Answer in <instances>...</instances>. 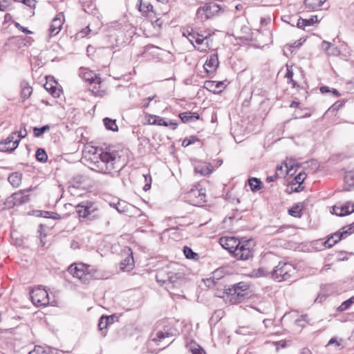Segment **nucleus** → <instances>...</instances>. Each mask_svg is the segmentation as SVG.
Returning <instances> with one entry per match:
<instances>
[{"label":"nucleus","instance_id":"nucleus-1","mask_svg":"<svg viewBox=\"0 0 354 354\" xmlns=\"http://www.w3.org/2000/svg\"><path fill=\"white\" fill-rule=\"evenodd\" d=\"M84 158L92 170L112 176L124 167L120 156L107 151L98 153L97 148L93 147L84 151Z\"/></svg>","mask_w":354,"mask_h":354},{"label":"nucleus","instance_id":"nucleus-2","mask_svg":"<svg viewBox=\"0 0 354 354\" xmlns=\"http://www.w3.org/2000/svg\"><path fill=\"white\" fill-rule=\"evenodd\" d=\"M220 245L237 260H248L252 257V240H240L234 236H223L219 239Z\"/></svg>","mask_w":354,"mask_h":354},{"label":"nucleus","instance_id":"nucleus-3","mask_svg":"<svg viewBox=\"0 0 354 354\" xmlns=\"http://www.w3.org/2000/svg\"><path fill=\"white\" fill-rule=\"evenodd\" d=\"M177 335L178 330L173 325H165L161 329L151 333L149 344L160 346L159 351H161L169 346Z\"/></svg>","mask_w":354,"mask_h":354},{"label":"nucleus","instance_id":"nucleus-4","mask_svg":"<svg viewBox=\"0 0 354 354\" xmlns=\"http://www.w3.org/2000/svg\"><path fill=\"white\" fill-rule=\"evenodd\" d=\"M295 266L289 263L279 262L271 272L272 278L277 281H290L296 276Z\"/></svg>","mask_w":354,"mask_h":354},{"label":"nucleus","instance_id":"nucleus-5","mask_svg":"<svg viewBox=\"0 0 354 354\" xmlns=\"http://www.w3.org/2000/svg\"><path fill=\"white\" fill-rule=\"evenodd\" d=\"M249 285L245 282H239L231 286L226 289L228 294L231 295V299H234L236 302H241L249 297Z\"/></svg>","mask_w":354,"mask_h":354},{"label":"nucleus","instance_id":"nucleus-6","mask_svg":"<svg viewBox=\"0 0 354 354\" xmlns=\"http://www.w3.org/2000/svg\"><path fill=\"white\" fill-rule=\"evenodd\" d=\"M221 9V7L218 3L209 2L200 7L197 10L196 15L198 19L206 20L216 15Z\"/></svg>","mask_w":354,"mask_h":354},{"label":"nucleus","instance_id":"nucleus-7","mask_svg":"<svg viewBox=\"0 0 354 354\" xmlns=\"http://www.w3.org/2000/svg\"><path fill=\"white\" fill-rule=\"evenodd\" d=\"M30 296L32 302L37 306H46L49 303L48 293L41 286L32 289L30 292Z\"/></svg>","mask_w":354,"mask_h":354},{"label":"nucleus","instance_id":"nucleus-8","mask_svg":"<svg viewBox=\"0 0 354 354\" xmlns=\"http://www.w3.org/2000/svg\"><path fill=\"white\" fill-rule=\"evenodd\" d=\"M68 270L73 277L78 278L82 283H88L89 272L85 269V264L71 265Z\"/></svg>","mask_w":354,"mask_h":354},{"label":"nucleus","instance_id":"nucleus-9","mask_svg":"<svg viewBox=\"0 0 354 354\" xmlns=\"http://www.w3.org/2000/svg\"><path fill=\"white\" fill-rule=\"evenodd\" d=\"M29 190H21L18 192L12 194L8 199L7 204L10 207L18 206L22 205L29 201V196L27 193Z\"/></svg>","mask_w":354,"mask_h":354},{"label":"nucleus","instance_id":"nucleus-10","mask_svg":"<svg viewBox=\"0 0 354 354\" xmlns=\"http://www.w3.org/2000/svg\"><path fill=\"white\" fill-rule=\"evenodd\" d=\"M348 235V234H347L345 228L343 227L339 231L330 235L324 242V245L325 247L330 248L342 240V239L346 237Z\"/></svg>","mask_w":354,"mask_h":354},{"label":"nucleus","instance_id":"nucleus-11","mask_svg":"<svg viewBox=\"0 0 354 354\" xmlns=\"http://www.w3.org/2000/svg\"><path fill=\"white\" fill-rule=\"evenodd\" d=\"M64 23L63 16L59 14L55 17L49 28V36L50 37L57 35L62 28Z\"/></svg>","mask_w":354,"mask_h":354},{"label":"nucleus","instance_id":"nucleus-12","mask_svg":"<svg viewBox=\"0 0 354 354\" xmlns=\"http://www.w3.org/2000/svg\"><path fill=\"white\" fill-rule=\"evenodd\" d=\"M218 55L216 53H213L207 59L203 66L207 73L213 74L218 68Z\"/></svg>","mask_w":354,"mask_h":354},{"label":"nucleus","instance_id":"nucleus-13","mask_svg":"<svg viewBox=\"0 0 354 354\" xmlns=\"http://www.w3.org/2000/svg\"><path fill=\"white\" fill-rule=\"evenodd\" d=\"M80 76L84 81L90 82V84H98L99 88L100 87V77L97 76V75L93 73L91 71H88L86 68H81Z\"/></svg>","mask_w":354,"mask_h":354},{"label":"nucleus","instance_id":"nucleus-14","mask_svg":"<svg viewBox=\"0 0 354 354\" xmlns=\"http://www.w3.org/2000/svg\"><path fill=\"white\" fill-rule=\"evenodd\" d=\"M333 211L335 214L339 216L348 215L354 212V203L347 202L341 207L335 205L333 207Z\"/></svg>","mask_w":354,"mask_h":354},{"label":"nucleus","instance_id":"nucleus-15","mask_svg":"<svg viewBox=\"0 0 354 354\" xmlns=\"http://www.w3.org/2000/svg\"><path fill=\"white\" fill-rule=\"evenodd\" d=\"M181 278V274L178 273L169 272L167 277H163V272H160L156 274V281L158 283L165 284L167 282L174 284L177 279Z\"/></svg>","mask_w":354,"mask_h":354},{"label":"nucleus","instance_id":"nucleus-16","mask_svg":"<svg viewBox=\"0 0 354 354\" xmlns=\"http://www.w3.org/2000/svg\"><path fill=\"white\" fill-rule=\"evenodd\" d=\"M204 88L214 93H218L224 88V84L223 82L208 80L205 82Z\"/></svg>","mask_w":354,"mask_h":354},{"label":"nucleus","instance_id":"nucleus-17","mask_svg":"<svg viewBox=\"0 0 354 354\" xmlns=\"http://www.w3.org/2000/svg\"><path fill=\"white\" fill-rule=\"evenodd\" d=\"M205 194L203 189H192L188 193V198L193 199L194 202L200 203L205 201Z\"/></svg>","mask_w":354,"mask_h":354},{"label":"nucleus","instance_id":"nucleus-18","mask_svg":"<svg viewBox=\"0 0 354 354\" xmlns=\"http://www.w3.org/2000/svg\"><path fill=\"white\" fill-rule=\"evenodd\" d=\"M317 22H318L317 15H313L309 19H302L301 17H299L297 19V26L299 28L304 29L306 26H313Z\"/></svg>","mask_w":354,"mask_h":354},{"label":"nucleus","instance_id":"nucleus-19","mask_svg":"<svg viewBox=\"0 0 354 354\" xmlns=\"http://www.w3.org/2000/svg\"><path fill=\"white\" fill-rule=\"evenodd\" d=\"M326 346L333 348L335 351H338L344 348L345 342L342 338L332 337Z\"/></svg>","mask_w":354,"mask_h":354},{"label":"nucleus","instance_id":"nucleus-20","mask_svg":"<svg viewBox=\"0 0 354 354\" xmlns=\"http://www.w3.org/2000/svg\"><path fill=\"white\" fill-rule=\"evenodd\" d=\"M186 348L188 352L192 354H206L203 348L194 341H190L186 344Z\"/></svg>","mask_w":354,"mask_h":354},{"label":"nucleus","instance_id":"nucleus-21","mask_svg":"<svg viewBox=\"0 0 354 354\" xmlns=\"http://www.w3.org/2000/svg\"><path fill=\"white\" fill-rule=\"evenodd\" d=\"M354 187V172H346L344 176V187L343 190L351 191Z\"/></svg>","mask_w":354,"mask_h":354},{"label":"nucleus","instance_id":"nucleus-22","mask_svg":"<svg viewBox=\"0 0 354 354\" xmlns=\"http://www.w3.org/2000/svg\"><path fill=\"white\" fill-rule=\"evenodd\" d=\"M179 118L183 122H189L199 119V115L197 113L183 112L179 114Z\"/></svg>","mask_w":354,"mask_h":354},{"label":"nucleus","instance_id":"nucleus-23","mask_svg":"<svg viewBox=\"0 0 354 354\" xmlns=\"http://www.w3.org/2000/svg\"><path fill=\"white\" fill-rule=\"evenodd\" d=\"M322 47L325 49L326 52L328 55H338L340 53V51L337 47L326 41H323Z\"/></svg>","mask_w":354,"mask_h":354},{"label":"nucleus","instance_id":"nucleus-24","mask_svg":"<svg viewBox=\"0 0 354 354\" xmlns=\"http://www.w3.org/2000/svg\"><path fill=\"white\" fill-rule=\"evenodd\" d=\"M54 351H55V349L51 347L44 348L41 346H35L32 351L28 352V354H32L33 353H35V354H53Z\"/></svg>","mask_w":354,"mask_h":354},{"label":"nucleus","instance_id":"nucleus-25","mask_svg":"<svg viewBox=\"0 0 354 354\" xmlns=\"http://www.w3.org/2000/svg\"><path fill=\"white\" fill-rule=\"evenodd\" d=\"M326 0H305L304 5L306 8L310 10H316L323 5Z\"/></svg>","mask_w":354,"mask_h":354},{"label":"nucleus","instance_id":"nucleus-26","mask_svg":"<svg viewBox=\"0 0 354 354\" xmlns=\"http://www.w3.org/2000/svg\"><path fill=\"white\" fill-rule=\"evenodd\" d=\"M8 180L12 186L17 187L21 184V174L19 173H12L8 176Z\"/></svg>","mask_w":354,"mask_h":354},{"label":"nucleus","instance_id":"nucleus-27","mask_svg":"<svg viewBox=\"0 0 354 354\" xmlns=\"http://www.w3.org/2000/svg\"><path fill=\"white\" fill-rule=\"evenodd\" d=\"M21 97L24 100H26L31 95V94L32 93V88L26 82H22L21 84Z\"/></svg>","mask_w":354,"mask_h":354},{"label":"nucleus","instance_id":"nucleus-28","mask_svg":"<svg viewBox=\"0 0 354 354\" xmlns=\"http://www.w3.org/2000/svg\"><path fill=\"white\" fill-rule=\"evenodd\" d=\"M101 88V85L100 87L99 88L98 84H93L92 85L91 84V88H89V90L93 95L97 97H103L104 95H105L106 92Z\"/></svg>","mask_w":354,"mask_h":354},{"label":"nucleus","instance_id":"nucleus-29","mask_svg":"<svg viewBox=\"0 0 354 354\" xmlns=\"http://www.w3.org/2000/svg\"><path fill=\"white\" fill-rule=\"evenodd\" d=\"M198 32L195 31L192 28H187L183 33V35L186 37L189 41L193 44L197 37Z\"/></svg>","mask_w":354,"mask_h":354},{"label":"nucleus","instance_id":"nucleus-30","mask_svg":"<svg viewBox=\"0 0 354 354\" xmlns=\"http://www.w3.org/2000/svg\"><path fill=\"white\" fill-rule=\"evenodd\" d=\"M236 333L242 335H255V331L253 328H250L248 326H240L236 330Z\"/></svg>","mask_w":354,"mask_h":354},{"label":"nucleus","instance_id":"nucleus-31","mask_svg":"<svg viewBox=\"0 0 354 354\" xmlns=\"http://www.w3.org/2000/svg\"><path fill=\"white\" fill-rule=\"evenodd\" d=\"M104 124L105 127L113 131H117L118 128V125L116 124L115 120H113L109 118H105L104 120Z\"/></svg>","mask_w":354,"mask_h":354},{"label":"nucleus","instance_id":"nucleus-32","mask_svg":"<svg viewBox=\"0 0 354 354\" xmlns=\"http://www.w3.org/2000/svg\"><path fill=\"white\" fill-rule=\"evenodd\" d=\"M249 185L252 191L255 192L261 189V181L257 178L249 179Z\"/></svg>","mask_w":354,"mask_h":354},{"label":"nucleus","instance_id":"nucleus-33","mask_svg":"<svg viewBox=\"0 0 354 354\" xmlns=\"http://www.w3.org/2000/svg\"><path fill=\"white\" fill-rule=\"evenodd\" d=\"M109 319L113 320L112 316H102L98 322V328L99 330L102 331L104 329L106 328L109 325Z\"/></svg>","mask_w":354,"mask_h":354},{"label":"nucleus","instance_id":"nucleus-34","mask_svg":"<svg viewBox=\"0 0 354 354\" xmlns=\"http://www.w3.org/2000/svg\"><path fill=\"white\" fill-rule=\"evenodd\" d=\"M15 149H12V143L8 142V140H4L0 142V151L3 152H11Z\"/></svg>","mask_w":354,"mask_h":354},{"label":"nucleus","instance_id":"nucleus-35","mask_svg":"<svg viewBox=\"0 0 354 354\" xmlns=\"http://www.w3.org/2000/svg\"><path fill=\"white\" fill-rule=\"evenodd\" d=\"M319 91L322 93H328L335 97L340 96V94L337 89L330 88V87L326 86H321L319 88Z\"/></svg>","mask_w":354,"mask_h":354},{"label":"nucleus","instance_id":"nucleus-36","mask_svg":"<svg viewBox=\"0 0 354 354\" xmlns=\"http://www.w3.org/2000/svg\"><path fill=\"white\" fill-rule=\"evenodd\" d=\"M45 88L55 97L59 96L60 90L57 89L56 86H53L51 84L46 82L44 85Z\"/></svg>","mask_w":354,"mask_h":354},{"label":"nucleus","instance_id":"nucleus-37","mask_svg":"<svg viewBox=\"0 0 354 354\" xmlns=\"http://www.w3.org/2000/svg\"><path fill=\"white\" fill-rule=\"evenodd\" d=\"M132 255V252L131 253ZM133 266V258L132 256L127 257L121 262V268L122 269H131Z\"/></svg>","mask_w":354,"mask_h":354},{"label":"nucleus","instance_id":"nucleus-38","mask_svg":"<svg viewBox=\"0 0 354 354\" xmlns=\"http://www.w3.org/2000/svg\"><path fill=\"white\" fill-rule=\"evenodd\" d=\"M36 158L41 162H46L48 159V156L44 149L39 148L35 154Z\"/></svg>","mask_w":354,"mask_h":354},{"label":"nucleus","instance_id":"nucleus-39","mask_svg":"<svg viewBox=\"0 0 354 354\" xmlns=\"http://www.w3.org/2000/svg\"><path fill=\"white\" fill-rule=\"evenodd\" d=\"M153 119V122H149L150 124L159 125V126H167V122L165 118L157 115H151Z\"/></svg>","mask_w":354,"mask_h":354},{"label":"nucleus","instance_id":"nucleus-40","mask_svg":"<svg viewBox=\"0 0 354 354\" xmlns=\"http://www.w3.org/2000/svg\"><path fill=\"white\" fill-rule=\"evenodd\" d=\"M354 303V297H351L345 301L342 302V304L337 308V311L342 312L348 309Z\"/></svg>","mask_w":354,"mask_h":354},{"label":"nucleus","instance_id":"nucleus-41","mask_svg":"<svg viewBox=\"0 0 354 354\" xmlns=\"http://www.w3.org/2000/svg\"><path fill=\"white\" fill-rule=\"evenodd\" d=\"M50 129L49 125H45L41 127H34L33 133L35 137H40L45 132L49 131Z\"/></svg>","mask_w":354,"mask_h":354},{"label":"nucleus","instance_id":"nucleus-42","mask_svg":"<svg viewBox=\"0 0 354 354\" xmlns=\"http://www.w3.org/2000/svg\"><path fill=\"white\" fill-rule=\"evenodd\" d=\"M301 208L299 205H295L288 209V213L292 216L299 218L301 216Z\"/></svg>","mask_w":354,"mask_h":354},{"label":"nucleus","instance_id":"nucleus-43","mask_svg":"<svg viewBox=\"0 0 354 354\" xmlns=\"http://www.w3.org/2000/svg\"><path fill=\"white\" fill-rule=\"evenodd\" d=\"M183 252L185 257L189 259H195L198 257V254L193 252V250L187 246L184 247Z\"/></svg>","mask_w":354,"mask_h":354},{"label":"nucleus","instance_id":"nucleus-44","mask_svg":"<svg viewBox=\"0 0 354 354\" xmlns=\"http://www.w3.org/2000/svg\"><path fill=\"white\" fill-rule=\"evenodd\" d=\"M16 135L17 132L14 131L11 134H10L8 137L6 138V140H8V142H10L12 143V149H16L18 147L20 142V139H15Z\"/></svg>","mask_w":354,"mask_h":354},{"label":"nucleus","instance_id":"nucleus-45","mask_svg":"<svg viewBox=\"0 0 354 354\" xmlns=\"http://www.w3.org/2000/svg\"><path fill=\"white\" fill-rule=\"evenodd\" d=\"M129 205L127 204L124 201L118 202L115 205V207L117 211L120 213H126L128 212Z\"/></svg>","mask_w":354,"mask_h":354},{"label":"nucleus","instance_id":"nucleus-46","mask_svg":"<svg viewBox=\"0 0 354 354\" xmlns=\"http://www.w3.org/2000/svg\"><path fill=\"white\" fill-rule=\"evenodd\" d=\"M85 269H86L87 271H88V272H89V277H88V283L91 279L97 278V270L95 268L91 266L85 265Z\"/></svg>","mask_w":354,"mask_h":354},{"label":"nucleus","instance_id":"nucleus-47","mask_svg":"<svg viewBox=\"0 0 354 354\" xmlns=\"http://www.w3.org/2000/svg\"><path fill=\"white\" fill-rule=\"evenodd\" d=\"M194 170L196 173H199L203 176H206L211 173L209 168L205 166H196L195 167Z\"/></svg>","mask_w":354,"mask_h":354},{"label":"nucleus","instance_id":"nucleus-48","mask_svg":"<svg viewBox=\"0 0 354 354\" xmlns=\"http://www.w3.org/2000/svg\"><path fill=\"white\" fill-rule=\"evenodd\" d=\"M209 37H210V34H208L206 36H204L203 35L198 33L197 37H196L195 42L197 44L201 45V44H203V42L205 41H207L206 44H207V46H208L207 40Z\"/></svg>","mask_w":354,"mask_h":354},{"label":"nucleus","instance_id":"nucleus-49","mask_svg":"<svg viewBox=\"0 0 354 354\" xmlns=\"http://www.w3.org/2000/svg\"><path fill=\"white\" fill-rule=\"evenodd\" d=\"M275 174L279 178L285 177L286 175L289 174L288 171H287L286 169H283V167L282 165L277 166Z\"/></svg>","mask_w":354,"mask_h":354},{"label":"nucleus","instance_id":"nucleus-50","mask_svg":"<svg viewBox=\"0 0 354 354\" xmlns=\"http://www.w3.org/2000/svg\"><path fill=\"white\" fill-rule=\"evenodd\" d=\"M76 212L80 217L86 218V214L84 209V203L77 205L76 207Z\"/></svg>","mask_w":354,"mask_h":354},{"label":"nucleus","instance_id":"nucleus-51","mask_svg":"<svg viewBox=\"0 0 354 354\" xmlns=\"http://www.w3.org/2000/svg\"><path fill=\"white\" fill-rule=\"evenodd\" d=\"M198 139L195 136H190L189 138H185L183 141V146L187 147L192 144L195 143L196 141H198Z\"/></svg>","mask_w":354,"mask_h":354},{"label":"nucleus","instance_id":"nucleus-52","mask_svg":"<svg viewBox=\"0 0 354 354\" xmlns=\"http://www.w3.org/2000/svg\"><path fill=\"white\" fill-rule=\"evenodd\" d=\"M293 77V72L289 69L287 70V73L285 75V77L287 78V82L288 84H292L293 87H295L297 86V82L294 81L292 79Z\"/></svg>","mask_w":354,"mask_h":354},{"label":"nucleus","instance_id":"nucleus-53","mask_svg":"<svg viewBox=\"0 0 354 354\" xmlns=\"http://www.w3.org/2000/svg\"><path fill=\"white\" fill-rule=\"evenodd\" d=\"M284 165H285L286 169L287 171H288V174H290L292 171L295 170V160H287L284 162Z\"/></svg>","mask_w":354,"mask_h":354},{"label":"nucleus","instance_id":"nucleus-54","mask_svg":"<svg viewBox=\"0 0 354 354\" xmlns=\"http://www.w3.org/2000/svg\"><path fill=\"white\" fill-rule=\"evenodd\" d=\"M17 134V137L19 139H21L25 138L27 136V131L26 129V125L24 124H21L20 130L19 131H16Z\"/></svg>","mask_w":354,"mask_h":354},{"label":"nucleus","instance_id":"nucleus-55","mask_svg":"<svg viewBox=\"0 0 354 354\" xmlns=\"http://www.w3.org/2000/svg\"><path fill=\"white\" fill-rule=\"evenodd\" d=\"M84 209L86 214V218L95 210L93 205L88 202L84 203Z\"/></svg>","mask_w":354,"mask_h":354},{"label":"nucleus","instance_id":"nucleus-56","mask_svg":"<svg viewBox=\"0 0 354 354\" xmlns=\"http://www.w3.org/2000/svg\"><path fill=\"white\" fill-rule=\"evenodd\" d=\"M306 174L304 172H300L299 174H297L295 176V180L297 183L302 184V183L304 182V180L306 178Z\"/></svg>","mask_w":354,"mask_h":354},{"label":"nucleus","instance_id":"nucleus-57","mask_svg":"<svg viewBox=\"0 0 354 354\" xmlns=\"http://www.w3.org/2000/svg\"><path fill=\"white\" fill-rule=\"evenodd\" d=\"M285 228H286L285 226H281V227H279L278 229H277L276 230H274V227H270L268 228V230H269V232L270 234H278V233L282 232Z\"/></svg>","mask_w":354,"mask_h":354},{"label":"nucleus","instance_id":"nucleus-58","mask_svg":"<svg viewBox=\"0 0 354 354\" xmlns=\"http://www.w3.org/2000/svg\"><path fill=\"white\" fill-rule=\"evenodd\" d=\"M15 26L17 28H18L19 30L22 31L24 33L26 34H31L32 32L29 30H28L26 28L23 27L20 24L15 22Z\"/></svg>","mask_w":354,"mask_h":354},{"label":"nucleus","instance_id":"nucleus-59","mask_svg":"<svg viewBox=\"0 0 354 354\" xmlns=\"http://www.w3.org/2000/svg\"><path fill=\"white\" fill-rule=\"evenodd\" d=\"M73 180L75 183L77 185H81L84 182V178L83 176L78 175L75 177H73Z\"/></svg>","mask_w":354,"mask_h":354},{"label":"nucleus","instance_id":"nucleus-60","mask_svg":"<svg viewBox=\"0 0 354 354\" xmlns=\"http://www.w3.org/2000/svg\"><path fill=\"white\" fill-rule=\"evenodd\" d=\"M9 6L8 0H0V10L5 11Z\"/></svg>","mask_w":354,"mask_h":354},{"label":"nucleus","instance_id":"nucleus-61","mask_svg":"<svg viewBox=\"0 0 354 354\" xmlns=\"http://www.w3.org/2000/svg\"><path fill=\"white\" fill-rule=\"evenodd\" d=\"M15 1L22 2L24 4L32 7L35 6V0H15Z\"/></svg>","mask_w":354,"mask_h":354},{"label":"nucleus","instance_id":"nucleus-62","mask_svg":"<svg viewBox=\"0 0 354 354\" xmlns=\"http://www.w3.org/2000/svg\"><path fill=\"white\" fill-rule=\"evenodd\" d=\"M348 235L351 234L354 232V222L351 225H346L344 227Z\"/></svg>","mask_w":354,"mask_h":354},{"label":"nucleus","instance_id":"nucleus-63","mask_svg":"<svg viewBox=\"0 0 354 354\" xmlns=\"http://www.w3.org/2000/svg\"><path fill=\"white\" fill-rule=\"evenodd\" d=\"M167 127H169L173 130L176 129L178 127V123L172 120L167 121Z\"/></svg>","mask_w":354,"mask_h":354},{"label":"nucleus","instance_id":"nucleus-64","mask_svg":"<svg viewBox=\"0 0 354 354\" xmlns=\"http://www.w3.org/2000/svg\"><path fill=\"white\" fill-rule=\"evenodd\" d=\"M155 96L153 97H149L145 100V102L143 104L144 108H147L149 106L150 102L154 99Z\"/></svg>","mask_w":354,"mask_h":354}]
</instances>
